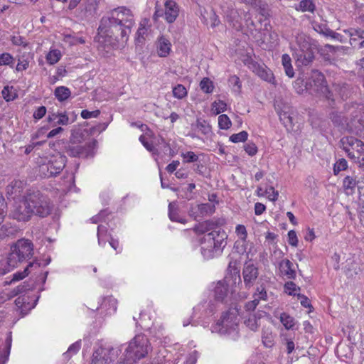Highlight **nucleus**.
<instances>
[{
    "label": "nucleus",
    "instance_id": "nucleus-59",
    "mask_svg": "<svg viewBox=\"0 0 364 364\" xmlns=\"http://www.w3.org/2000/svg\"><path fill=\"white\" fill-rule=\"evenodd\" d=\"M139 141L149 151L154 154H158V151L154 146L153 143L149 142L144 135L140 136Z\"/></svg>",
    "mask_w": 364,
    "mask_h": 364
},
{
    "label": "nucleus",
    "instance_id": "nucleus-23",
    "mask_svg": "<svg viewBox=\"0 0 364 364\" xmlns=\"http://www.w3.org/2000/svg\"><path fill=\"white\" fill-rule=\"evenodd\" d=\"M350 36V43L353 48H361L364 47V31L349 30L345 31Z\"/></svg>",
    "mask_w": 364,
    "mask_h": 364
},
{
    "label": "nucleus",
    "instance_id": "nucleus-4",
    "mask_svg": "<svg viewBox=\"0 0 364 364\" xmlns=\"http://www.w3.org/2000/svg\"><path fill=\"white\" fill-rule=\"evenodd\" d=\"M227 235L223 230H213L203 237L201 240V253L205 259H211L220 255L227 242Z\"/></svg>",
    "mask_w": 364,
    "mask_h": 364
},
{
    "label": "nucleus",
    "instance_id": "nucleus-13",
    "mask_svg": "<svg viewBox=\"0 0 364 364\" xmlns=\"http://www.w3.org/2000/svg\"><path fill=\"white\" fill-rule=\"evenodd\" d=\"M32 215V211L26 196H23L22 200L16 202L11 213V218L20 222L30 220Z\"/></svg>",
    "mask_w": 364,
    "mask_h": 364
},
{
    "label": "nucleus",
    "instance_id": "nucleus-53",
    "mask_svg": "<svg viewBox=\"0 0 364 364\" xmlns=\"http://www.w3.org/2000/svg\"><path fill=\"white\" fill-rule=\"evenodd\" d=\"M200 89L205 93H211L214 86L213 82L207 77L203 78L200 83Z\"/></svg>",
    "mask_w": 364,
    "mask_h": 364
},
{
    "label": "nucleus",
    "instance_id": "nucleus-30",
    "mask_svg": "<svg viewBox=\"0 0 364 364\" xmlns=\"http://www.w3.org/2000/svg\"><path fill=\"white\" fill-rule=\"evenodd\" d=\"M47 120L48 122H55L59 125H68L70 123L69 117L65 112H49Z\"/></svg>",
    "mask_w": 364,
    "mask_h": 364
},
{
    "label": "nucleus",
    "instance_id": "nucleus-36",
    "mask_svg": "<svg viewBox=\"0 0 364 364\" xmlns=\"http://www.w3.org/2000/svg\"><path fill=\"white\" fill-rule=\"evenodd\" d=\"M316 5L312 0H301L296 6V10L301 12L314 13Z\"/></svg>",
    "mask_w": 364,
    "mask_h": 364
},
{
    "label": "nucleus",
    "instance_id": "nucleus-51",
    "mask_svg": "<svg viewBox=\"0 0 364 364\" xmlns=\"http://www.w3.org/2000/svg\"><path fill=\"white\" fill-rule=\"evenodd\" d=\"M187 94L186 88L183 85H177L173 89V95L177 99H183Z\"/></svg>",
    "mask_w": 364,
    "mask_h": 364
},
{
    "label": "nucleus",
    "instance_id": "nucleus-55",
    "mask_svg": "<svg viewBox=\"0 0 364 364\" xmlns=\"http://www.w3.org/2000/svg\"><path fill=\"white\" fill-rule=\"evenodd\" d=\"M258 321L259 318L256 316L251 315L245 320V324L252 331H256L259 326Z\"/></svg>",
    "mask_w": 364,
    "mask_h": 364
},
{
    "label": "nucleus",
    "instance_id": "nucleus-56",
    "mask_svg": "<svg viewBox=\"0 0 364 364\" xmlns=\"http://www.w3.org/2000/svg\"><path fill=\"white\" fill-rule=\"evenodd\" d=\"M80 348V343L77 341L72 344L68 349L67 352L63 353V356L65 359H69L73 355L77 353Z\"/></svg>",
    "mask_w": 364,
    "mask_h": 364
},
{
    "label": "nucleus",
    "instance_id": "nucleus-57",
    "mask_svg": "<svg viewBox=\"0 0 364 364\" xmlns=\"http://www.w3.org/2000/svg\"><path fill=\"white\" fill-rule=\"evenodd\" d=\"M183 161L184 163L196 162L198 160V156L193 151H187L181 154Z\"/></svg>",
    "mask_w": 364,
    "mask_h": 364
},
{
    "label": "nucleus",
    "instance_id": "nucleus-22",
    "mask_svg": "<svg viewBox=\"0 0 364 364\" xmlns=\"http://www.w3.org/2000/svg\"><path fill=\"white\" fill-rule=\"evenodd\" d=\"M33 287V284L23 283L16 288L14 289L10 293L1 292L0 293V305L5 303L14 296L18 295L20 293H23L25 291L30 289Z\"/></svg>",
    "mask_w": 364,
    "mask_h": 364
},
{
    "label": "nucleus",
    "instance_id": "nucleus-63",
    "mask_svg": "<svg viewBox=\"0 0 364 364\" xmlns=\"http://www.w3.org/2000/svg\"><path fill=\"white\" fill-rule=\"evenodd\" d=\"M244 149L246 153L251 156H255L257 153V147L253 142H248L244 145Z\"/></svg>",
    "mask_w": 364,
    "mask_h": 364
},
{
    "label": "nucleus",
    "instance_id": "nucleus-27",
    "mask_svg": "<svg viewBox=\"0 0 364 364\" xmlns=\"http://www.w3.org/2000/svg\"><path fill=\"white\" fill-rule=\"evenodd\" d=\"M296 62L301 65H309L314 60V53L312 48L306 51H295L294 53Z\"/></svg>",
    "mask_w": 364,
    "mask_h": 364
},
{
    "label": "nucleus",
    "instance_id": "nucleus-61",
    "mask_svg": "<svg viewBox=\"0 0 364 364\" xmlns=\"http://www.w3.org/2000/svg\"><path fill=\"white\" fill-rule=\"evenodd\" d=\"M249 244L247 241V239H245V241L241 242V239H238L235 242V247L238 252L243 254L245 252H247Z\"/></svg>",
    "mask_w": 364,
    "mask_h": 364
},
{
    "label": "nucleus",
    "instance_id": "nucleus-46",
    "mask_svg": "<svg viewBox=\"0 0 364 364\" xmlns=\"http://www.w3.org/2000/svg\"><path fill=\"white\" fill-rule=\"evenodd\" d=\"M14 58L9 53L0 54V66L9 65L13 67L14 64Z\"/></svg>",
    "mask_w": 364,
    "mask_h": 364
},
{
    "label": "nucleus",
    "instance_id": "nucleus-52",
    "mask_svg": "<svg viewBox=\"0 0 364 364\" xmlns=\"http://www.w3.org/2000/svg\"><path fill=\"white\" fill-rule=\"evenodd\" d=\"M348 162L345 159H338L333 166V173L338 175L341 171L346 170Z\"/></svg>",
    "mask_w": 364,
    "mask_h": 364
},
{
    "label": "nucleus",
    "instance_id": "nucleus-39",
    "mask_svg": "<svg viewBox=\"0 0 364 364\" xmlns=\"http://www.w3.org/2000/svg\"><path fill=\"white\" fill-rule=\"evenodd\" d=\"M151 25L149 24V19L144 18L139 23V27L137 30V36L138 39L142 38L144 39L145 36L147 34L149 31L150 30Z\"/></svg>",
    "mask_w": 364,
    "mask_h": 364
},
{
    "label": "nucleus",
    "instance_id": "nucleus-32",
    "mask_svg": "<svg viewBox=\"0 0 364 364\" xmlns=\"http://www.w3.org/2000/svg\"><path fill=\"white\" fill-rule=\"evenodd\" d=\"M275 334L269 327H264L262 329V341L264 346L267 348H272L274 345Z\"/></svg>",
    "mask_w": 364,
    "mask_h": 364
},
{
    "label": "nucleus",
    "instance_id": "nucleus-33",
    "mask_svg": "<svg viewBox=\"0 0 364 364\" xmlns=\"http://www.w3.org/2000/svg\"><path fill=\"white\" fill-rule=\"evenodd\" d=\"M54 95L59 102H62L70 97L71 91L65 86H59L55 89Z\"/></svg>",
    "mask_w": 364,
    "mask_h": 364
},
{
    "label": "nucleus",
    "instance_id": "nucleus-38",
    "mask_svg": "<svg viewBox=\"0 0 364 364\" xmlns=\"http://www.w3.org/2000/svg\"><path fill=\"white\" fill-rule=\"evenodd\" d=\"M282 65L284 68L285 73L289 77L294 76V71L291 65V60L288 54H283L282 57Z\"/></svg>",
    "mask_w": 364,
    "mask_h": 364
},
{
    "label": "nucleus",
    "instance_id": "nucleus-17",
    "mask_svg": "<svg viewBox=\"0 0 364 364\" xmlns=\"http://www.w3.org/2000/svg\"><path fill=\"white\" fill-rule=\"evenodd\" d=\"M343 187L347 194H353L356 187L358 190L364 189V179L354 174L346 176L343 181Z\"/></svg>",
    "mask_w": 364,
    "mask_h": 364
},
{
    "label": "nucleus",
    "instance_id": "nucleus-5",
    "mask_svg": "<svg viewBox=\"0 0 364 364\" xmlns=\"http://www.w3.org/2000/svg\"><path fill=\"white\" fill-rule=\"evenodd\" d=\"M239 318L235 309L229 310L224 313L220 320L212 326V332H217L220 335H227L235 339L238 334Z\"/></svg>",
    "mask_w": 364,
    "mask_h": 364
},
{
    "label": "nucleus",
    "instance_id": "nucleus-25",
    "mask_svg": "<svg viewBox=\"0 0 364 364\" xmlns=\"http://www.w3.org/2000/svg\"><path fill=\"white\" fill-rule=\"evenodd\" d=\"M65 157L62 156H59L58 159L49 161V163L46 165V168L48 171L49 172V175L55 176L58 173H60L65 167Z\"/></svg>",
    "mask_w": 364,
    "mask_h": 364
},
{
    "label": "nucleus",
    "instance_id": "nucleus-3",
    "mask_svg": "<svg viewBox=\"0 0 364 364\" xmlns=\"http://www.w3.org/2000/svg\"><path fill=\"white\" fill-rule=\"evenodd\" d=\"M150 350L147 337L143 334L136 335L125 348L120 358L122 361L117 364H135L137 360L144 358Z\"/></svg>",
    "mask_w": 364,
    "mask_h": 364
},
{
    "label": "nucleus",
    "instance_id": "nucleus-16",
    "mask_svg": "<svg viewBox=\"0 0 364 364\" xmlns=\"http://www.w3.org/2000/svg\"><path fill=\"white\" fill-rule=\"evenodd\" d=\"M242 274L245 289H250L259 277V269L257 265L249 261L244 264Z\"/></svg>",
    "mask_w": 364,
    "mask_h": 364
},
{
    "label": "nucleus",
    "instance_id": "nucleus-34",
    "mask_svg": "<svg viewBox=\"0 0 364 364\" xmlns=\"http://www.w3.org/2000/svg\"><path fill=\"white\" fill-rule=\"evenodd\" d=\"M97 239L100 245H104L111 238L106 225H100L97 228Z\"/></svg>",
    "mask_w": 364,
    "mask_h": 364
},
{
    "label": "nucleus",
    "instance_id": "nucleus-19",
    "mask_svg": "<svg viewBox=\"0 0 364 364\" xmlns=\"http://www.w3.org/2000/svg\"><path fill=\"white\" fill-rule=\"evenodd\" d=\"M73 138L78 143L85 142V145L90 146L91 141V127L89 124H80L73 133Z\"/></svg>",
    "mask_w": 364,
    "mask_h": 364
},
{
    "label": "nucleus",
    "instance_id": "nucleus-62",
    "mask_svg": "<svg viewBox=\"0 0 364 364\" xmlns=\"http://www.w3.org/2000/svg\"><path fill=\"white\" fill-rule=\"evenodd\" d=\"M235 232L238 236V239H241V242H244L245 239H247V232L245 225H237L235 228Z\"/></svg>",
    "mask_w": 364,
    "mask_h": 364
},
{
    "label": "nucleus",
    "instance_id": "nucleus-21",
    "mask_svg": "<svg viewBox=\"0 0 364 364\" xmlns=\"http://www.w3.org/2000/svg\"><path fill=\"white\" fill-rule=\"evenodd\" d=\"M279 269L282 276L288 279L296 278V271L293 263L288 259H284L279 263Z\"/></svg>",
    "mask_w": 364,
    "mask_h": 364
},
{
    "label": "nucleus",
    "instance_id": "nucleus-1",
    "mask_svg": "<svg viewBox=\"0 0 364 364\" xmlns=\"http://www.w3.org/2000/svg\"><path fill=\"white\" fill-rule=\"evenodd\" d=\"M130 9L122 6L113 9L109 16H104L95 37L98 49L106 53L124 47L134 25Z\"/></svg>",
    "mask_w": 364,
    "mask_h": 364
},
{
    "label": "nucleus",
    "instance_id": "nucleus-43",
    "mask_svg": "<svg viewBox=\"0 0 364 364\" xmlns=\"http://www.w3.org/2000/svg\"><path fill=\"white\" fill-rule=\"evenodd\" d=\"M61 52L58 49H51L46 55V60L50 65L57 63L61 58Z\"/></svg>",
    "mask_w": 364,
    "mask_h": 364
},
{
    "label": "nucleus",
    "instance_id": "nucleus-9",
    "mask_svg": "<svg viewBox=\"0 0 364 364\" xmlns=\"http://www.w3.org/2000/svg\"><path fill=\"white\" fill-rule=\"evenodd\" d=\"M121 349L113 348L109 344L100 341L97 343L92 353V364H109L118 355Z\"/></svg>",
    "mask_w": 364,
    "mask_h": 364
},
{
    "label": "nucleus",
    "instance_id": "nucleus-41",
    "mask_svg": "<svg viewBox=\"0 0 364 364\" xmlns=\"http://www.w3.org/2000/svg\"><path fill=\"white\" fill-rule=\"evenodd\" d=\"M4 99L6 102L14 100L17 97V93L12 86H5L1 92Z\"/></svg>",
    "mask_w": 364,
    "mask_h": 364
},
{
    "label": "nucleus",
    "instance_id": "nucleus-45",
    "mask_svg": "<svg viewBox=\"0 0 364 364\" xmlns=\"http://www.w3.org/2000/svg\"><path fill=\"white\" fill-rule=\"evenodd\" d=\"M195 126L204 135L208 134L211 132L210 125L204 119H198Z\"/></svg>",
    "mask_w": 364,
    "mask_h": 364
},
{
    "label": "nucleus",
    "instance_id": "nucleus-18",
    "mask_svg": "<svg viewBox=\"0 0 364 364\" xmlns=\"http://www.w3.org/2000/svg\"><path fill=\"white\" fill-rule=\"evenodd\" d=\"M343 271L347 277L355 279L363 271L362 264L357 258H348L345 262Z\"/></svg>",
    "mask_w": 364,
    "mask_h": 364
},
{
    "label": "nucleus",
    "instance_id": "nucleus-8",
    "mask_svg": "<svg viewBox=\"0 0 364 364\" xmlns=\"http://www.w3.org/2000/svg\"><path fill=\"white\" fill-rule=\"evenodd\" d=\"M241 283L240 275L233 277H226L224 279L218 281L213 289V295L216 302L224 303L227 301V299L230 294H232L235 292V287L233 284Z\"/></svg>",
    "mask_w": 364,
    "mask_h": 364
},
{
    "label": "nucleus",
    "instance_id": "nucleus-26",
    "mask_svg": "<svg viewBox=\"0 0 364 364\" xmlns=\"http://www.w3.org/2000/svg\"><path fill=\"white\" fill-rule=\"evenodd\" d=\"M156 49L159 56L166 57L171 51V43L167 38L161 36L157 40Z\"/></svg>",
    "mask_w": 364,
    "mask_h": 364
},
{
    "label": "nucleus",
    "instance_id": "nucleus-28",
    "mask_svg": "<svg viewBox=\"0 0 364 364\" xmlns=\"http://www.w3.org/2000/svg\"><path fill=\"white\" fill-rule=\"evenodd\" d=\"M39 267H40V263L39 262H38L36 261H34L33 262H30L27 265V267L24 269L23 271H22V272H17L14 273L12 275V279L9 282V284L24 279L26 276H28V274L30 272H31L33 270H36Z\"/></svg>",
    "mask_w": 364,
    "mask_h": 364
},
{
    "label": "nucleus",
    "instance_id": "nucleus-47",
    "mask_svg": "<svg viewBox=\"0 0 364 364\" xmlns=\"http://www.w3.org/2000/svg\"><path fill=\"white\" fill-rule=\"evenodd\" d=\"M216 224L212 220H206L196 228V232L204 233L215 228Z\"/></svg>",
    "mask_w": 364,
    "mask_h": 364
},
{
    "label": "nucleus",
    "instance_id": "nucleus-20",
    "mask_svg": "<svg viewBox=\"0 0 364 364\" xmlns=\"http://www.w3.org/2000/svg\"><path fill=\"white\" fill-rule=\"evenodd\" d=\"M251 69L263 80L276 85V81L272 70L267 68L264 65L254 63L252 64Z\"/></svg>",
    "mask_w": 364,
    "mask_h": 364
},
{
    "label": "nucleus",
    "instance_id": "nucleus-6",
    "mask_svg": "<svg viewBox=\"0 0 364 364\" xmlns=\"http://www.w3.org/2000/svg\"><path fill=\"white\" fill-rule=\"evenodd\" d=\"M26 197L33 215L46 218L50 214L53 205L47 196L39 191H30L26 193Z\"/></svg>",
    "mask_w": 364,
    "mask_h": 364
},
{
    "label": "nucleus",
    "instance_id": "nucleus-35",
    "mask_svg": "<svg viewBox=\"0 0 364 364\" xmlns=\"http://www.w3.org/2000/svg\"><path fill=\"white\" fill-rule=\"evenodd\" d=\"M88 151H86L87 153ZM66 153L72 157H80L85 154V150L82 145H69L67 148Z\"/></svg>",
    "mask_w": 364,
    "mask_h": 364
},
{
    "label": "nucleus",
    "instance_id": "nucleus-58",
    "mask_svg": "<svg viewBox=\"0 0 364 364\" xmlns=\"http://www.w3.org/2000/svg\"><path fill=\"white\" fill-rule=\"evenodd\" d=\"M198 210L202 215H210L215 211V208L213 205L209 203H203L198 205Z\"/></svg>",
    "mask_w": 364,
    "mask_h": 364
},
{
    "label": "nucleus",
    "instance_id": "nucleus-48",
    "mask_svg": "<svg viewBox=\"0 0 364 364\" xmlns=\"http://www.w3.org/2000/svg\"><path fill=\"white\" fill-rule=\"evenodd\" d=\"M231 125V120L227 114H223L218 117V126L220 129L227 130Z\"/></svg>",
    "mask_w": 364,
    "mask_h": 364
},
{
    "label": "nucleus",
    "instance_id": "nucleus-31",
    "mask_svg": "<svg viewBox=\"0 0 364 364\" xmlns=\"http://www.w3.org/2000/svg\"><path fill=\"white\" fill-rule=\"evenodd\" d=\"M23 182L19 180L12 181L6 187V193L14 198L19 196L23 188Z\"/></svg>",
    "mask_w": 364,
    "mask_h": 364
},
{
    "label": "nucleus",
    "instance_id": "nucleus-60",
    "mask_svg": "<svg viewBox=\"0 0 364 364\" xmlns=\"http://www.w3.org/2000/svg\"><path fill=\"white\" fill-rule=\"evenodd\" d=\"M299 289L293 282H288L284 284V291L289 295H296Z\"/></svg>",
    "mask_w": 364,
    "mask_h": 364
},
{
    "label": "nucleus",
    "instance_id": "nucleus-15",
    "mask_svg": "<svg viewBox=\"0 0 364 364\" xmlns=\"http://www.w3.org/2000/svg\"><path fill=\"white\" fill-rule=\"evenodd\" d=\"M221 10L227 21L236 30L242 28L241 16L238 10L235 9V4L232 2H224L220 6Z\"/></svg>",
    "mask_w": 364,
    "mask_h": 364
},
{
    "label": "nucleus",
    "instance_id": "nucleus-2",
    "mask_svg": "<svg viewBox=\"0 0 364 364\" xmlns=\"http://www.w3.org/2000/svg\"><path fill=\"white\" fill-rule=\"evenodd\" d=\"M330 118L335 125L343 129L362 132L364 129V105L357 103L346 105L344 112H332Z\"/></svg>",
    "mask_w": 364,
    "mask_h": 364
},
{
    "label": "nucleus",
    "instance_id": "nucleus-49",
    "mask_svg": "<svg viewBox=\"0 0 364 364\" xmlns=\"http://www.w3.org/2000/svg\"><path fill=\"white\" fill-rule=\"evenodd\" d=\"M227 105L222 100L215 101L212 104V111L214 114L217 115L226 110Z\"/></svg>",
    "mask_w": 364,
    "mask_h": 364
},
{
    "label": "nucleus",
    "instance_id": "nucleus-7",
    "mask_svg": "<svg viewBox=\"0 0 364 364\" xmlns=\"http://www.w3.org/2000/svg\"><path fill=\"white\" fill-rule=\"evenodd\" d=\"M9 262L12 266H17L19 263L27 261L33 255V245L32 242L26 239L18 240L11 247Z\"/></svg>",
    "mask_w": 364,
    "mask_h": 364
},
{
    "label": "nucleus",
    "instance_id": "nucleus-44",
    "mask_svg": "<svg viewBox=\"0 0 364 364\" xmlns=\"http://www.w3.org/2000/svg\"><path fill=\"white\" fill-rule=\"evenodd\" d=\"M253 297L255 299H257L258 303L259 302L260 300H267V293L263 284H260L259 286L257 287L255 291L253 294Z\"/></svg>",
    "mask_w": 364,
    "mask_h": 364
},
{
    "label": "nucleus",
    "instance_id": "nucleus-40",
    "mask_svg": "<svg viewBox=\"0 0 364 364\" xmlns=\"http://www.w3.org/2000/svg\"><path fill=\"white\" fill-rule=\"evenodd\" d=\"M168 216L171 220L174 222H178L181 223H186V220L179 216L177 208L175 205L172 203L168 205Z\"/></svg>",
    "mask_w": 364,
    "mask_h": 364
},
{
    "label": "nucleus",
    "instance_id": "nucleus-29",
    "mask_svg": "<svg viewBox=\"0 0 364 364\" xmlns=\"http://www.w3.org/2000/svg\"><path fill=\"white\" fill-rule=\"evenodd\" d=\"M117 300L112 296H107L102 299L100 307L97 309H100L102 313L106 312L107 314H111L117 310Z\"/></svg>",
    "mask_w": 364,
    "mask_h": 364
},
{
    "label": "nucleus",
    "instance_id": "nucleus-37",
    "mask_svg": "<svg viewBox=\"0 0 364 364\" xmlns=\"http://www.w3.org/2000/svg\"><path fill=\"white\" fill-rule=\"evenodd\" d=\"M279 318L287 330L294 329L296 324V321L294 317L287 313H282Z\"/></svg>",
    "mask_w": 364,
    "mask_h": 364
},
{
    "label": "nucleus",
    "instance_id": "nucleus-42",
    "mask_svg": "<svg viewBox=\"0 0 364 364\" xmlns=\"http://www.w3.org/2000/svg\"><path fill=\"white\" fill-rule=\"evenodd\" d=\"M9 260V255L6 257L0 258V275L6 274L16 267L12 266Z\"/></svg>",
    "mask_w": 364,
    "mask_h": 364
},
{
    "label": "nucleus",
    "instance_id": "nucleus-50",
    "mask_svg": "<svg viewBox=\"0 0 364 364\" xmlns=\"http://www.w3.org/2000/svg\"><path fill=\"white\" fill-rule=\"evenodd\" d=\"M228 83L235 92H240L241 90V82L236 75H232L228 79Z\"/></svg>",
    "mask_w": 364,
    "mask_h": 364
},
{
    "label": "nucleus",
    "instance_id": "nucleus-10",
    "mask_svg": "<svg viewBox=\"0 0 364 364\" xmlns=\"http://www.w3.org/2000/svg\"><path fill=\"white\" fill-rule=\"evenodd\" d=\"M339 143L340 147L352 159H358L364 149V142L354 136H343Z\"/></svg>",
    "mask_w": 364,
    "mask_h": 364
},
{
    "label": "nucleus",
    "instance_id": "nucleus-11",
    "mask_svg": "<svg viewBox=\"0 0 364 364\" xmlns=\"http://www.w3.org/2000/svg\"><path fill=\"white\" fill-rule=\"evenodd\" d=\"M178 13L179 8L176 1L173 0H165L164 11L160 9L159 4H156L153 18L154 20H157L159 17L164 16L167 23H171L176 21Z\"/></svg>",
    "mask_w": 364,
    "mask_h": 364
},
{
    "label": "nucleus",
    "instance_id": "nucleus-14",
    "mask_svg": "<svg viewBox=\"0 0 364 364\" xmlns=\"http://www.w3.org/2000/svg\"><path fill=\"white\" fill-rule=\"evenodd\" d=\"M309 84L314 87V91L327 99H331L332 94L329 90L325 80L324 75L318 70H314L311 73Z\"/></svg>",
    "mask_w": 364,
    "mask_h": 364
},
{
    "label": "nucleus",
    "instance_id": "nucleus-64",
    "mask_svg": "<svg viewBox=\"0 0 364 364\" xmlns=\"http://www.w3.org/2000/svg\"><path fill=\"white\" fill-rule=\"evenodd\" d=\"M265 193L270 200L275 201L277 200L279 193L272 186L267 188Z\"/></svg>",
    "mask_w": 364,
    "mask_h": 364
},
{
    "label": "nucleus",
    "instance_id": "nucleus-54",
    "mask_svg": "<svg viewBox=\"0 0 364 364\" xmlns=\"http://www.w3.org/2000/svg\"><path fill=\"white\" fill-rule=\"evenodd\" d=\"M248 134L246 131H242L237 134H233L230 136V140L233 143L244 142L247 139Z\"/></svg>",
    "mask_w": 364,
    "mask_h": 364
},
{
    "label": "nucleus",
    "instance_id": "nucleus-24",
    "mask_svg": "<svg viewBox=\"0 0 364 364\" xmlns=\"http://www.w3.org/2000/svg\"><path fill=\"white\" fill-rule=\"evenodd\" d=\"M311 48H312L311 39L304 33H299L296 36V44L292 47L294 53H295V51L304 52Z\"/></svg>",
    "mask_w": 364,
    "mask_h": 364
},
{
    "label": "nucleus",
    "instance_id": "nucleus-12",
    "mask_svg": "<svg viewBox=\"0 0 364 364\" xmlns=\"http://www.w3.org/2000/svg\"><path fill=\"white\" fill-rule=\"evenodd\" d=\"M24 283H28L30 284H33V287L23 293H20L19 294L21 295L15 300L16 306L23 316L27 314L29 311L36 306V302L38 299V296L35 297L34 296H31L28 292L35 287V283L33 281H27Z\"/></svg>",
    "mask_w": 364,
    "mask_h": 364
}]
</instances>
